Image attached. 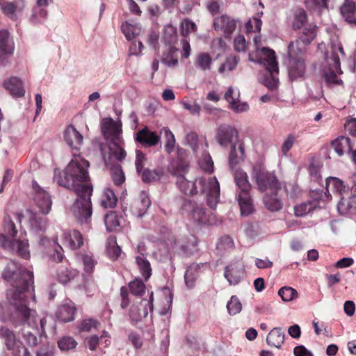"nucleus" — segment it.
<instances>
[{
	"label": "nucleus",
	"instance_id": "39448f33",
	"mask_svg": "<svg viewBox=\"0 0 356 356\" xmlns=\"http://www.w3.org/2000/svg\"><path fill=\"white\" fill-rule=\"evenodd\" d=\"M339 54L344 55L341 44L337 40L331 42L325 54V58L330 67L325 69L323 74L324 79L329 85H341L342 83V80L339 79L336 74V73L342 74Z\"/></svg>",
	"mask_w": 356,
	"mask_h": 356
},
{
	"label": "nucleus",
	"instance_id": "5701e85b",
	"mask_svg": "<svg viewBox=\"0 0 356 356\" xmlns=\"http://www.w3.org/2000/svg\"><path fill=\"white\" fill-rule=\"evenodd\" d=\"M244 158L245 147L243 143L239 142L238 144H232L229 155V168L233 170L238 164L244 160Z\"/></svg>",
	"mask_w": 356,
	"mask_h": 356
},
{
	"label": "nucleus",
	"instance_id": "423d86ee",
	"mask_svg": "<svg viewBox=\"0 0 356 356\" xmlns=\"http://www.w3.org/2000/svg\"><path fill=\"white\" fill-rule=\"evenodd\" d=\"M3 227L5 233L11 238L8 240L4 234H0V244L1 247L19 254L24 259H28L30 256L28 241L27 240H15L13 238L17 234V230L14 222L10 217L4 218Z\"/></svg>",
	"mask_w": 356,
	"mask_h": 356
},
{
	"label": "nucleus",
	"instance_id": "8fccbe9b",
	"mask_svg": "<svg viewBox=\"0 0 356 356\" xmlns=\"http://www.w3.org/2000/svg\"><path fill=\"white\" fill-rule=\"evenodd\" d=\"M104 223L109 232L115 231L120 227L118 217L115 212H109L105 216Z\"/></svg>",
	"mask_w": 356,
	"mask_h": 356
},
{
	"label": "nucleus",
	"instance_id": "f3484780",
	"mask_svg": "<svg viewBox=\"0 0 356 356\" xmlns=\"http://www.w3.org/2000/svg\"><path fill=\"white\" fill-rule=\"evenodd\" d=\"M7 296L9 301L10 312L6 311L4 306L2 304H0V320L2 322H5L8 320H10L13 323H15V322H17L19 320L13 316L14 309L11 304V299L13 297L16 298L17 299H22L23 301L26 305H28L27 295H25L22 293H19L18 291H8Z\"/></svg>",
	"mask_w": 356,
	"mask_h": 356
},
{
	"label": "nucleus",
	"instance_id": "7c9ffc66",
	"mask_svg": "<svg viewBox=\"0 0 356 356\" xmlns=\"http://www.w3.org/2000/svg\"><path fill=\"white\" fill-rule=\"evenodd\" d=\"M63 237L66 243L72 249H77L83 245L82 235L76 230L65 231Z\"/></svg>",
	"mask_w": 356,
	"mask_h": 356
},
{
	"label": "nucleus",
	"instance_id": "0eeeda50",
	"mask_svg": "<svg viewBox=\"0 0 356 356\" xmlns=\"http://www.w3.org/2000/svg\"><path fill=\"white\" fill-rule=\"evenodd\" d=\"M77 198L71 207L75 218L81 224H88L92 213L91 195L92 188H85L84 190L74 191Z\"/></svg>",
	"mask_w": 356,
	"mask_h": 356
},
{
	"label": "nucleus",
	"instance_id": "680f3d73",
	"mask_svg": "<svg viewBox=\"0 0 356 356\" xmlns=\"http://www.w3.org/2000/svg\"><path fill=\"white\" fill-rule=\"evenodd\" d=\"M199 165L202 169L207 172H212L214 170L213 162L210 155L204 153L199 160Z\"/></svg>",
	"mask_w": 356,
	"mask_h": 356
},
{
	"label": "nucleus",
	"instance_id": "9b49d317",
	"mask_svg": "<svg viewBox=\"0 0 356 356\" xmlns=\"http://www.w3.org/2000/svg\"><path fill=\"white\" fill-rule=\"evenodd\" d=\"M101 130L104 138L109 142L120 141L122 140V124L115 122L112 118L103 119L101 124Z\"/></svg>",
	"mask_w": 356,
	"mask_h": 356
},
{
	"label": "nucleus",
	"instance_id": "f704fd0d",
	"mask_svg": "<svg viewBox=\"0 0 356 356\" xmlns=\"http://www.w3.org/2000/svg\"><path fill=\"white\" fill-rule=\"evenodd\" d=\"M305 46L299 40L292 41L288 45L289 59L303 58L302 56L305 51Z\"/></svg>",
	"mask_w": 356,
	"mask_h": 356
},
{
	"label": "nucleus",
	"instance_id": "603ef678",
	"mask_svg": "<svg viewBox=\"0 0 356 356\" xmlns=\"http://www.w3.org/2000/svg\"><path fill=\"white\" fill-rule=\"evenodd\" d=\"M111 176L115 185L120 186L125 181V176L121 166L115 165L111 168Z\"/></svg>",
	"mask_w": 356,
	"mask_h": 356
},
{
	"label": "nucleus",
	"instance_id": "de8ad7c7",
	"mask_svg": "<svg viewBox=\"0 0 356 356\" xmlns=\"http://www.w3.org/2000/svg\"><path fill=\"white\" fill-rule=\"evenodd\" d=\"M46 224V219L44 218L38 216L35 213L30 212L29 225L33 231L38 232L44 230Z\"/></svg>",
	"mask_w": 356,
	"mask_h": 356
},
{
	"label": "nucleus",
	"instance_id": "a211bd4d",
	"mask_svg": "<svg viewBox=\"0 0 356 356\" xmlns=\"http://www.w3.org/2000/svg\"><path fill=\"white\" fill-rule=\"evenodd\" d=\"M245 274V268L241 263L237 262L227 266L224 275L230 285L238 284Z\"/></svg>",
	"mask_w": 356,
	"mask_h": 356
},
{
	"label": "nucleus",
	"instance_id": "0e129e2a",
	"mask_svg": "<svg viewBox=\"0 0 356 356\" xmlns=\"http://www.w3.org/2000/svg\"><path fill=\"white\" fill-rule=\"evenodd\" d=\"M162 175L161 170L145 169L142 172V179L144 182H151L159 180Z\"/></svg>",
	"mask_w": 356,
	"mask_h": 356
},
{
	"label": "nucleus",
	"instance_id": "72a5a7b5",
	"mask_svg": "<svg viewBox=\"0 0 356 356\" xmlns=\"http://www.w3.org/2000/svg\"><path fill=\"white\" fill-rule=\"evenodd\" d=\"M79 276V272L74 269H69L65 266H60L57 270L58 280L62 284H67Z\"/></svg>",
	"mask_w": 356,
	"mask_h": 356
},
{
	"label": "nucleus",
	"instance_id": "20e7f679",
	"mask_svg": "<svg viewBox=\"0 0 356 356\" xmlns=\"http://www.w3.org/2000/svg\"><path fill=\"white\" fill-rule=\"evenodd\" d=\"M256 56L257 60L253 58V54H250L249 60L257 62L266 67L267 74L264 78V84L269 89L276 88L279 83V69L275 51L268 47H263L257 50Z\"/></svg>",
	"mask_w": 356,
	"mask_h": 356
},
{
	"label": "nucleus",
	"instance_id": "a18cd8bd",
	"mask_svg": "<svg viewBox=\"0 0 356 356\" xmlns=\"http://www.w3.org/2000/svg\"><path fill=\"white\" fill-rule=\"evenodd\" d=\"M176 185L179 190L186 195H195V186L192 181L187 180L185 177H180L179 179H176Z\"/></svg>",
	"mask_w": 356,
	"mask_h": 356
},
{
	"label": "nucleus",
	"instance_id": "69168bd1",
	"mask_svg": "<svg viewBox=\"0 0 356 356\" xmlns=\"http://www.w3.org/2000/svg\"><path fill=\"white\" fill-rule=\"evenodd\" d=\"M296 138L293 134H290L287 136L286 139L284 140L283 144L281 147V152L284 156H287L289 151L291 149L296 141Z\"/></svg>",
	"mask_w": 356,
	"mask_h": 356
},
{
	"label": "nucleus",
	"instance_id": "4468645a",
	"mask_svg": "<svg viewBox=\"0 0 356 356\" xmlns=\"http://www.w3.org/2000/svg\"><path fill=\"white\" fill-rule=\"evenodd\" d=\"M33 200L41 213L47 214L51 208V198L48 192L42 188L36 181L33 182Z\"/></svg>",
	"mask_w": 356,
	"mask_h": 356
},
{
	"label": "nucleus",
	"instance_id": "6e6d98bb",
	"mask_svg": "<svg viewBox=\"0 0 356 356\" xmlns=\"http://www.w3.org/2000/svg\"><path fill=\"white\" fill-rule=\"evenodd\" d=\"M227 309L229 315H236L242 309V305L236 296H232L227 303Z\"/></svg>",
	"mask_w": 356,
	"mask_h": 356
},
{
	"label": "nucleus",
	"instance_id": "5fc2aeb1",
	"mask_svg": "<svg viewBox=\"0 0 356 356\" xmlns=\"http://www.w3.org/2000/svg\"><path fill=\"white\" fill-rule=\"evenodd\" d=\"M131 293L136 296H142L145 292V285L140 279H135L129 284Z\"/></svg>",
	"mask_w": 356,
	"mask_h": 356
},
{
	"label": "nucleus",
	"instance_id": "bb28decb",
	"mask_svg": "<svg viewBox=\"0 0 356 356\" xmlns=\"http://www.w3.org/2000/svg\"><path fill=\"white\" fill-rule=\"evenodd\" d=\"M0 339L3 341L8 350L15 348L19 341L17 339L14 331L4 325L0 327Z\"/></svg>",
	"mask_w": 356,
	"mask_h": 356
},
{
	"label": "nucleus",
	"instance_id": "1a4fd4ad",
	"mask_svg": "<svg viewBox=\"0 0 356 356\" xmlns=\"http://www.w3.org/2000/svg\"><path fill=\"white\" fill-rule=\"evenodd\" d=\"M234 181L238 188V202L243 216H248L252 211V203L250 196L251 184L247 173L238 168L234 172Z\"/></svg>",
	"mask_w": 356,
	"mask_h": 356
},
{
	"label": "nucleus",
	"instance_id": "79ce46f5",
	"mask_svg": "<svg viewBox=\"0 0 356 356\" xmlns=\"http://www.w3.org/2000/svg\"><path fill=\"white\" fill-rule=\"evenodd\" d=\"M307 23V16L306 12L302 9H297L293 14L292 27L294 30H300L305 26Z\"/></svg>",
	"mask_w": 356,
	"mask_h": 356
},
{
	"label": "nucleus",
	"instance_id": "ea45409f",
	"mask_svg": "<svg viewBox=\"0 0 356 356\" xmlns=\"http://www.w3.org/2000/svg\"><path fill=\"white\" fill-rule=\"evenodd\" d=\"M0 9L1 12L13 21L17 19L16 12L18 10V4L16 2L0 1Z\"/></svg>",
	"mask_w": 356,
	"mask_h": 356
},
{
	"label": "nucleus",
	"instance_id": "cd10ccee",
	"mask_svg": "<svg viewBox=\"0 0 356 356\" xmlns=\"http://www.w3.org/2000/svg\"><path fill=\"white\" fill-rule=\"evenodd\" d=\"M3 86L13 97H19L24 95L25 90L22 83L17 77H12L8 79L4 82Z\"/></svg>",
	"mask_w": 356,
	"mask_h": 356
},
{
	"label": "nucleus",
	"instance_id": "f8f14e48",
	"mask_svg": "<svg viewBox=\"0 0 356 356\" xmlns=\"http://www.w3.org/2000/svg\"><path fill=\"white\" fill-rule=\"evenodd\" d=\"M326 189L327 191H330L342 196L348 193V188L344 185L341 179L332 177H328L326 179ZM349 204V202L343 197L338 203L339 211L342 210L343 212H345L346 209L348 208Z\"/></svg>",
	"mask_w": 356,
	"mask_h": 356
},
{
	"label": "nucleus",
	"instance_id": "f03ea898",
	"mask_svg": "<svg viewBox=\"0 0 356 356\" xmlns=\"http://www.w3.org/2000/svg\"><path fill=\"white\" fill-rule=\"evenodd\" d=\"M88 167L89 162L87 160L79 155H74L65 168L63 176L57 178L58 184L72 191L92 188L85 183L89 179Z\"/></svg>",
	"mask_w": 356,
	"mask_h": 356
},
{
	"label": "nucleus",
	"instance_id": "6e6552de",
	"mask_svg": "<svg viewBox=\"0 0 356 356\" xmlns=\"http://www.w3.org/2000/svg\"><path fill=\"white\" fill-rule=\"evenodd\" d=\"M195 186V195L199 192L207 197V205L215 209L220 199V184L216 177H199L192 181Z\"/></svg>",
	"mask_w": 356,
	"mask_h": 356
},
{
	"label": "nucleus",
	"instance_id": "13d9d810",
	"mask_svg": "<svg viewBox=\"0 0 356 356\" xmlns=\"http://www.w3.org/2000/svg\"><path fill=\"white\" fill-rule=\"evenodd\" d=\"M314 208L315 204L311 201L300 204L294 208L295 215L297 216H303L312 211Z\"/></svg>",
	"mask_w": 356,
	"mask_h": 356
},
{
	"label": "nucleus",
	"instance_id": "c85d7f7f",
	"mask_svg": "<svg viewBox=\"0 0 356 356\" xmlns=\"http://www.w3.org/2000/svg\"><path fill=\"white\" fill-rule=\"evenodd\" d=\"M332 146L339 156L344 153H349L353 148L351 140L349 138L341 136L332 142Z\"/></svg>",
	"mask_w": 356,
	"mask_h": 356
},
{
	"label": "nucleus",
	"instance_id": "58836bf2",
	"mask_svg": "<svg viewBox=\"0 0 356 356\" xmlns=\"http://www.w3.org/2000/svg\"><path fill=\"white\" fill-rule=\"evenodd\" d=\"M271 195L266 194L264 197V202L266 207L271 211H277L282 209V202L277 197V191H270Z\"/></svg>",
	"mask_w": 356,
	"mask_h": 356
},
{
	"label": "nucleus",
	"instance_id": "09e8293b",
	"mask_svg": "<svg viewBox=\"0 0 356 356\" xmlns=\"http://www.w3.org/2000/svg\"><path fill=\"white\" fill-rule=\"evenodd\" d=\"M106 250L108 254L112 259H116L121 252V249L117 244L115 237L111 236L107 240Z\"/></svg>",
	"mask_w": 356,
	"mask_h": 356
},
{
	"label": "nucleus",
	"instance_id": "052dcab7",
	"mask_svg": "<svg viewBox=\"0 0 356 356\" xmlns=\"http://www.w3.org/2000/svg\"><path fill=\"white\" fill-rule=\"evenodd\" d=\"M305 3L308 9L314 11L327 8V0H305Z\"/></svg>",
	"mask_w": 356,
	"mask_h": 356
},
{
	"label": "nucleus",
	"instance_id": "2eb2a0df",
	"mask_svg": "<svg viewBox=\"0 0 356 356\" xmlns=\"http://www.w3.org/2000/svg\"><path fill=\"white\" fill-rule=\"evenodd\" d=\"M153 293H151L149 300H143L139 304L133 305L129 311V317L132 321L136 323L140 321L143 318L146 317L149 311L153 309Z\"/></svg>",
	"mask_w": 356,
	"mask_h": 356
},
{
	"label": "nucleus",
	"instance_id": "aec40b11",
	"mask_svg": "<svg viewBox=\"0 0 356 356\" xmlns=\"http://www.w3.org/2000/svg\"><path fill=\"white\" fill-rule=\"evenodd\" d=\"M191 210L189 220L193 223L200 225L210 224L209 217L204 208L196 203H191Z\"/></svg>",
	"mask_w": 356,
	"mask_h": 356
},
{
	"label": "nucleus",
	"instance_id": "7ed1b4c3",
	"mask_svg": "<svg viewBox=\"0 0 356 356\" xmlns=\"http://www.w3.org/2000/svg\"><path fill=\"white\" fill-rule=\"evenodd\" d=\"M2 264L6 265L1 273L2 277L9 282L13 287L9 291H18L27 295L29 287L33 284V273L6 258L0 259V266Z\"/></svg>",
	"mask_w": 356,
	"mask_h": 356
},
{
	"label": "nucleus",
	"instance_id": "b1692460",
	"mask_svg": "<svg viewBox=\"0 0 356 356\" xmlns=\"http://www.w3.org/2000/svg\"><path fill=\"white\" fill-rule=\"evenodd\" d=\"M64 139L70 147L79 149L83 144V138L73 126H68L64 132Z\"/></svg>",
	"mask_w": 356,
	"mask_h": 356
},
{
	"label": "nucleus",
	"instance_id": "393cba45",
	"mask_svg": "<svg viewBox=\"0 0 356 356\" xmlns=\"http://www.w3.org/2000/svg\"><path fill=\"white\" fill-rule=\"evenodd\" d=\"M340 13L347 22L356 24V5L355 2L345 0L343 4L340 7Z\"/></svg>",
	"mask_w": 356,
	"mask_h": 356
},
{
	"label": "nucleus",
	"instance_id": "6ab92c4d",
	"mask_svg": "<svg viewBox=\"0 0 356 356\" xmlns=\"http://www.w3.org/2000/svg\"><path fill=\"white\" fill-rule=\"evenodd\" d=\"M213 26L216 31H222L225 38H229L234 31L236 24L234 19L227 15H222L214 18Z\"/></svg>",
	"mask_w": 356,
	"mask_h": 356
},
{
	"label": "nucleus",
	"instance_id": "473e14b6",
	"mask_svg": "<svg viewBox=\"0 0 356 356\" xmlns=\"http://www.w3.org/2000/svg\"><path fill=\"white\" fill-rule=\"evenodd\" d=\"M135 261L140 273L145 280L147 281L152 275L150 263L143 254L136 256Z\"/></svg>",
	"mask_w": 356,
	"mask_h": 356
},
{
	"label": "nucleus",
	"instance_id": "774afa93",
	"mask_svg": "<svg viewBox=\"0 0 356 356\" xmlns=\"http://www.w3.org/2000/svg\"><path fill=\"white\" fill-rule=\"evenodd\" d=\"M8 350L12 351L13 356H30L28 349L20 341L16 344V347L15 348L9 349Z\"/></svg>",
	"mask_w": 356,
	"mask_h": 356
},
{
	"label": "nucleus",
	"instance_id": "37998d69",
	"mask_svg": "<svg viewBox=\"0 0 356 356\" xmlns=\"http://www.w3.org/2000/svg\"><path fill=\"white\" fill-rule=\"evenodd\" d=\"M122 33L129 40H132L136 35L140 34L141 26L140 24H131L127 22L122 23L121 26Z\"/></svg>",
	"mask_w": 356,
	"mask_h": 356
},
{
	"label": "nucleus",
	"instance_id": "338daca9",
	"mask_svg": "<svg viewBox=\"0 0 356 356\" xmlns=\"http://www.w3.org/2000/svg\"><path fill=\"white\" fill-rule=\"evenodd\" d=\"M98 325V322L93 319H86L83 320L80 325L79 328L82 332H90L93 329H96Z\"/></svg>",
	"mask_w": 356,
	"mask_h": 356
},
{
	"label": "nucleus",
	"instance_id": "4d7b16f0",
	"mask_svg": "<svg viewBox=\"0 0 356 356\" xmlns=\"http://www.w3.org/2000/svg\"><path fill=\"white\" fill-rule=\"evenodd\" d=\"M279 296L285 302L291 301L298 297V292L290 286H284L278 291Z\"/></svg>",
	"mask_w": 356,
	"mask_h": 356
},
{
	"label": "nucleus",
	"instance_id": "e433bc0d",
	"mask_svg": "<svg viewBox=\"0 0 356 356\" xmlns=\"http://www.w3.org/2000/svg\"><path fill=\"white\" fill-rule=\"evenodd\" d=\"M240 62V58L238 56L230 54L227 56L224 62L218 68V72L224 74L234 70Z\"/></svg>",
	"mask_w": 356,
	"mask_h": 356
},
{
	"label": "nucleus",
	"instance_id": "ddd939ff",
	"mask_svg": "<svg viewBox=\"0 0 356 356\" xmlns=\"http://www.w3.org/2000/svg\"><path fill=\"white\" fill-rule=\"evenodd\" d=\"M15 50V43L10 33L6 30L0 31V65H6L8 58L12 56Z\"/></svg>",
	"mask_w": 356,
	"mask_h": 356
},
{
	"label": "nucleus",
	"instance_id": "a19ab883",
	"mask_svg": "<svg viewBox=\"0 0 356 356\" xmlns=\"http://www.w3.org/2000/svg\"><path fill=\"white\" fill-rule=\"evenodd\" d=\"M200 265L197 264H192L186 270L184 279L186 285L188 288H193L195 286V282L199 275Z\"/></svg>",
	"mask_w": 356,
	"mask_h": 356
},
{
	"label": "nucleus",
	"instance_id": "864d4df0",
	"mask_svg": "<svg viewBox=\"0 0 356 356\" xmlns=\"http://www.w3.org/2000/svg\"><path fill=\"white\" fill-rule=\"evenodd\" d=\"M234 243L231 237L229 236H224L221 237L217 243V250L222 253L225 251H229L234 249Z\"/></svg>",
	"mask_w": 356,
	"mask_h": 356
},
{
	"label": "nucleus",
	"instance_id": "c756f323",
	"mask_svg": "<svg viewBox=\"0 0 356 356\" xmlns=\"http://www.w3.org/2000/svg\"><path fill=\"white\" fill-rule=\"evenodd\" d=\"M284 341V333L280 327H274L266 337L268 346L280 348Z\"/></svg>",
	"mask_w": 356,
	"mask_h": 356
},
{
	"label": "nucleus",
	"instance_id": "c9c22d12",
	"mask_svg": "<svg viewBox=\"0 0 356 356\" xmlns=\"http://www.w3.org/2000/svg\"><path fill=\"white\" fill-rule=\"evenodd\" d=\"M76 308L73 305H64L60 306L56 313L58 319L62 322H70L74 318Z\"/></svg>",
	"mask_w": 356,
	"mask_h": 356
},
{
	"label": "nucleus",
	"instance_id": "4be33fe9",
	"mask_svg": "<svg viewBox=\"0 0 356 356\" xmlns=\"http://www.w3.org/2000/svg\"><path fill=\"white\" fill-rule=\"evenodd\" d=\"M160 135L155 131H152L148 127H145L138 131L136 140L143 144L148 146H154L160 142Z\"/></svg>",
	"mask_w": 356,
	"mask_h": 356
},
{
	"label": "nucleus",
	"instance_id": "a878e982",
	"mask_svg": "<svg viewBox=\"0 0 356 356\" xmlns=\"http://www.w3.org/2000/svg\"><path fill=\"white\" fill-rule=\"evenodd\" d=\"M298 39L305 46L309 44L316 36L317 26L310 23L300 29Z\"/></svg>",
	"mask_w": 356,
	"mask_h": 356
},
{
	"label": "nucleus",
	"instance_id": "f257e3e1",
	"mask_svg": "<svg viewBox=\"0 0 356 356\" xmlns=\"http://www.w3.org/2000/svg\"><path fill=\"white\" fill-rule=\"evenodd\" d=\"M11 304L14 309L13 316L17 318V322L21 323L23 326L21 332L24 339L29 346H36L39 341L37 335L44 333L46 318H40L22 299L13 297Z\"/></svg>",
	"mask_w": 356,
	"mask_h": 356
},
{
	"label": "nucleus",
	"instance_id": "2f4dec72",
	"mask_svg": "<svg viewBox=\"0 0 356 356\" xmlns=\"http://www.w3.org/2000/svg\"><path fill=\"white\" fill-rule=\"evenodd\" d=\"M124 140L108 142V149L110 156H113L115 160L121 161L124 160L127 156V153L124 149Z\"/></svg>",
	"mask_w": 356,
	"mask_h": 356
},
{
	"label": "nucleus",
	"instance_id": "9d476101",
	"mask_svg": "<svg viewBox=\"0 0 356 356\" xmlns=\"http://www.w3.org/2000/svg\"><path fill=\"white\" fill-rule=\"evenodd\" d=\"M251 176L255 181L257 189L261 192H265L267 190L278 191L281 188L280 183L275 174L268 171L261 164L253 166Z\"/></svg>",
	"mask_w": 356,
	"mask_h": 356
},
{
	"label": "nucleus",
	"instance_id": "dca6fc26",
	"mask_svg": "<svg viewBox=\"0 0 356 356\" xmlns=\"http://www.w3.org/2000/svg\"><path fill=\"white\" fill-rule=\"evenodd\" d=\"M238 131L229 124L220 125L216 131V138L222 147H227L232 145L234 139L238 138Z\"/></svg>",
	"mask_w": 356,
	"mask_h": 356
},
{
	"label": "nucleus",
	"instance_id": "412c9836",
	"mask_svg": "<svg viewBox=\"0 0 356 356\" xmlns=\"http://www.w3.org/2000/svg\"><path fill=\"white\" fill-rule=\"evenodd\" d=\"M287 68L291 80L293 81L302 77L305 73L304 58L289 59Z\"/></svg>",
	"mask_w": 356,
	"mask_h": 356
},
{
	"label": "nucleus",
	"instance_id": "3c124183",
	"mask_svg": "<svg viewBox=\"0 0 356 356\" xmlns=\"http://www.w3.org/2000/svg\"><path fill=\"white\" fill-rule=\"evenodd\" d=\"M187 170L188 165L182 161L172 164L170 168V172L177 179H179L180 177H184Z\"/></svg>",
	"mask_w": 356,
	"mask_h": 356
},
{
	"label": "nucleus",
	"instance_id": "4c0bfd02",
	"mask_svg": "<svg viewBox=\"0 0 356 356\" xmlns=\"http://www.w3.org/2000/svg\"><path fill=\"white\" fill-rule=\"evenodd\" d=\"M178 49L173 47H169L168 50L163 54L161 62L170 67H174L178 65Z\"/></svg>",
	"mask_w": 356,
	"mask_h": 356
},
{
	"label": "nucleus",
	"instance_id": "c03bdc74",
	"mask_svg": "<svg viewBox=\"0 0 356 356\" xmlns=\"http://www.w3.org/2000/svg\"><path fill=\"white\" fill-rule=\"evenodd\" d=\"M212 58L208 53H199L196 56L195 66L201 70L207 71L211 70Z\"/></svg>",
	"mask_w": 356,
	"mask_h": 356
},
{
	"label": "nucleus",
	"instance_id": "bf43d9fd",
	"mask_svg": "<svg viewBox=\"0 0 356 356\" xmlns=\"http://www.w3.org/2000/svg\"><path fill=\"white\" fill-rule=\"evenodd\" d=\"M162 131L164 132L165 138V149L170 154L174 150L175 138L172 132L168 128L163 127Z\"/></svg>",
	"mask_w": 356,
	"mask_h": 356
},
{
	"label": "nucleus",
	"instance_id": "49530a36",
	"mask_svg": "<svg viewBox=\"0 0 356 356\" xmlns=\"http://www.w3.org/2000/svg\"><path fill=\"white\" fill-rule=\"evenodd\" d=\"M118 202V198L113 191L109 188H105L101 200V204L104 208H113Z\"/></svg>",
	"mask_w": 356,
	"mask_h": 356
},
{
	"label": "nucleus",
	"instance_id": "e2e57ef3",
	"mask_svg": "<svg viewBox=\"0 0 356 356\" xmlns=\"http://www.w3.org/2000/svg\"><path fill=\"white\" fill-rule=\"evenodd\" d=\"M76 341L71 337H63L58 341V346L61 350L67 351L76 348Z\"/></svg>",
	"mask_w": 356,
	"mask_h": 356
}]
</instances>
